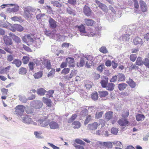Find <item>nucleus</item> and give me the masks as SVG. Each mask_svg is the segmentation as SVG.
Segmentation results:
<instances>
[{
    "label": "nucleus",
    "mask_w": 149,
    "mask_h": 149,
    "mask_svg": "<svg viewBox=\"0 0 149 149\" xmlns=\"http://www.w3.org/2000/svg\"><path fill=\"white\" fill-rule=\"evenodd\" d=\"M93 61V57L91 55H85L81 58L79 66L82 67L85 64L88 68H90Z\"/></svg>",
    "instance_id": "1"
},
{
    "label": "nucleus",
    "mask_w": 149,
    "mask_h": 149,
    "mask_svg": "<svg viewBox=\"0 0 149 149\" xmlns=\"http://www.w3.org/2000/svg\"><path fill=\"white\" fill-rule=\"evenodd\" d=\"M36 9L31 6H28L24 8L23 15L24 17L27 20L32 17V14L31 12H35Z\"/></svg>",
    "instance_id": "2"
},
{
    "label": "nucleus",
    "mask_w": 149,
    "mask_h": 149,
    "mask_svg": "<svg viewBox=\"0 0 149 149\" xmlns=\"http://www.w3.org/2000/svg\"><path fill=\"white\" fill-rule=\"evenodd\" d=\"M102 27L100 25L97 26L94 29H91L90 30V36H93L96 34L99 35L101 31Z\"/></svg>",
    "instance_id": "3"
},
{
    "label": "nucleus",
    "mask_w": 149,
    "mask_h": 149,
    "mask_svg": "<svg viewBox=\"0 0 149 149\" xmlns=\"http://www.w3.org/2000/svg\"><path fill=\"white\" fill-rule=\"evenodd\" d=\"M97 144L100 146L101 148H103L104 146L108 148H111L112 147V144L111 142H102L101 141H98L97 143Z\"/></svg>",
    "instance_id": "4"
},
{
    "label": "nucleus",
    "mask_w": 149,
    "mask_h": 149,
    "mask_svg": "<svg viewBox=\"0 0 149 149\" xmlns=\"http://www.w3.org/2000/svg\"><path fill=\"white\" fill-rule=\"evenodd\" d=\"M83 12L86 16L89 17L92 15V12L90 8L87 5L84 6L83 8Z\"/></svg>",
    "instance_id": "5"
},
{
    "label": "nucleus",
    "mask_w": 149,
    "mask_h": 149,
    "mask_svg": "<svg viewBox=\"0 0 149 149\" xmlns=\"http://www.w3.org/2000/svg\"><path fill=\"white\" fill-rule=\"evenodd\" d=\"M95 2L98 6V7L101 9L103 11L106 13L107 15V12L108 10V8L107 6L104 4L101 3L99 1L96 0Z\"/></svg>",
    "instance_id": "6"
},
{
    "label": "nucleus",
    "mask_w": 149,
    "mask_h": 149,
    "mask_svg": "<svg viewBox=\"0 0 149 149\" xmlns=\"http://www.w3.org/2000/svg\"><path fill=\"white\" fill-rule=\"evenodd\" d=\"M25 107L22 105H19L17 106L16 107L15 113L17 115H22L24 111Z\"/></svg>",
    "instance_id": "7"
},
{
    "label": "nucleus",
    "mask_w": 149,
    "mask_h": 149,
    "mask_svg": "<svg viewBox=\"0 0 149 149\" xmlns=\"http://www.w3.org/2000/svg\"><path fill=\"white\" fill-rule=\"evenodd\" d=\"M49 26L50 28L54 29L56 28L57 25V22L55 21L52 18L50 17L48 19Z\"/></svg>",
    "instance_id": "8"
},
{
    "label": "nucleus",
    "mask_w": 149,
    "mask_h": 149,
    "mask_svg": "<svg viewBox=\"0 0 149 149\" xmlns=\"http://www.w3.org/2000/svg\"><path fill=\"white\" fill-rule=\"evenodd\" d=\"M9 35L10 37L11 38L13 41L19 44L21 42V40L20 38L13 33L11 32L9 34Z\"/></svg>",
    "instance_id": "9"
},
{
    "label": "nucleus",
    "mask_w": 149,
    "mask_h": 149,
    "mask_svg": "<svg viewBox=\"0 0 149 149\" xmlns=\"http://www.w3.org/2000/svg\"><path fill=\"white\" fill-rule=\"evenodd\" d=\"M84 22L85 25L91 26H93L95 23V22L93 19L88 18L85 19H84Z\"/></svg>",
    "instance_id": "10"
},
{
    "label": "nucleus",
    "mask_w": 149,
    "mask_h": 149,
    "mask_svg": "<svg viewBox=\"0 0 149 149\" xmlns=\"http://www.w3.org/2000/svg\"><path fill=\"white\" fill-rule=\"evenodd\" d=\"M3 39L4 43L6 45H11L13 44L12 40L10 38L9 36L7 35L3 36Z\"/></svg>",
    "instance_id": "11"
},
{
    "label": "nucleus",
    "mask_w": 149,
    "mask_h": 149,
    "mask_svg": "<svg viewBox=\"0 0 149 149\" xmlns=\"http://www.w3.org/2000/svg\"><path fill=\"white\" fill-rule=\"evenodd\" d=\"M32 104L33 107L36 109L41 108L43 105V104L41 101L38 100L33 101L32 102Z\"/></svg>",
    "instance_id": "12"
},
{
    "label": "nucleus",
    "mask_w": 149,
    "mask_h": 149,
    "mask_svg": "<svg viewBox=\"0 0 149 149\" xmlns=\"http://www.w3.org/2000/svg\"><path fill=\"white\" fill-rule=\"evenodd\" d=\"M22 121L24 123L27 124L31 123L33 122L32 119L28 115L24 116L22 118Z\"/></svg>",
    "instance_id": "13"
},
{
    "label": "nucleus",
    "mask_w": 149,
    "mask_h": 149,
    "mask_svg": "<svg viewBox=\"0 0 149 149\" xmlns=\"http://www.w3.org/2000/svg\"><path fill=\"white\" fill-rule=\"evenodd\" d=\"M78 28L81 36H86L87 35V33L86 31L85 27L83 25L81 24L80 26H79Z\"/></svg>",
    "instance_id": "14"
},
{
    "label": "nucleus",
    "mask_w": 149,
    "mask_h": 149,
    "mask_svg": "<svg viewBox=\"0 0 149 149\" xmlns=\"http://www.w3.org/2000/svg\"><path fill=\"white\" fill-rule=\"evenodd\" d=\"M128 121L126 118H122L118 121V123L121 126H125L128 124Z\"/></svg>",
    "instance_id": "15"
},
{
    "label": "nucleus",
    "mask_w": 149,
    "mask_h": 149,
    "mask_svg": "<svg viewBox=\"0 0 149 149\" xmlns=\"http://www.w3.org/2000/svg\"><path fill=\"white\" fill-rule=\"evenodd\" d=\"M98 125L97 122H94L92 124H90L88 125V128L89 130H96Z\"/></svg>",
    "instance_id": "16"
},
{
    "label": "nucleus",
    "mask_w": 149,
    "mask_h": 149,
    "mask_svg": "<svg viewBox=\"0 0 149 149\" xmlns=\"http://www.w3.org/2000/svg\"><path fill=\"white\" fill-rule=\"evenodd\" d=\"M39 125L42 127H45L49 124V122L47 121L45 118L44 119H41L39 120Z\"/></svg>",
    "instance_id": "17"
},
{
    "label": "nucleus",
    "mask_w": 149,
    "mask_h": 149,
    "mask_svg": "<svg viewBox=\"0 0 149 149\" xmlns=\"http://www.w3.org/2000/svg\"><path fill=\"white\" fill-rule=\"evenodd\" d=\"M139 4L141 10L143 12H146L147 9V7L146 3L143 1H140Z\"/></svg>",
    "instance_id": "18"
},
{
    "label": "nucleus",
    "mask_w": 149,
    "mask_h": 149,
    "mask_svg": "<svg viewBox=\"0 0 149 149\" xmlns=\"http://www.w3.org/2000/svg\"><path fill=\"white\" fill-rule=\"evenodd\" d=\"M49 124L50 128L52 129H57L59 127L58 124L55 121H51L49 123Z\"/></svg>",
    "instance_id": "19"
},
{
    "label": "nucleus",
    "mask_w": 149,
    "mask_h": 149,
    "mask_svg": "<svg viewBox=\"0 0 149 149\" xmlns=\"http://www.w3.org/2000/svg\"><path fill=\"white\" fill-rule=\"evenodd\" d=\"M104 79L101 81L100 83L102 87L103 88H105L107 86L108 84V78L107 77L104 76Z\"/></svg>",
    "instance_id": "20"
},
{
    "label": "nucleus",
    "mask_w": 149,
    "mask_h": 149,
    "mask_svg": "<svg viewBox=\"0 0 149 149\" xmlns=\"http://www.w3.org/2000/svg\"><path fill=\"white\" fill-rule=\"evenodd\" d=\"M113 116V112L108 111L106 112L105 114V119L108 121L112 118Z\"/></svg>",
    "instance_id": "21"
},
{
    "label": "nucleus",
    "mask_w": 149,
    "mask_h": 149,
    "mask_svg": "<svg viewBox=\"0 0 149 149\" xmlns=\"http://www.w3.org/2000/svg\"><path fill=\"white\" fill-rule=\"evenodd\" d=\"M72 125L74 129H79L81 127V124L79 121H75L72 122Z\"/></svg>",
    "instance_id": "22"
},
{
    "label": "nucleus",
    "mask_w": 149,
    "mask_h": 149,
    "mask_svg": "<svg viewBox=\"0 0 149 149\" xmlns=\"http://www.w3.org/2000/svg\"><path fill=\"white\" fill-rule=\"evenodd\" d=\"M118 81H124L125 80V77L122 73H119L117 74Z\"/></svg>",
    "instance_id": "23"
},
{
    "label": "nucleus",
    "mask_w": 149,
    "mask_h": 149,
    "mask_svg": "<svg viewBox=\"0 0 149 149\" xmlns=\"http://www.w3.org/2000/svg\"><path fill=\"white\" fill-rule=\"evenodd\" d=\"M133 42L135 45L138 44H141L143 42L142 39L138 37H137L134 39Z\"/></svg>",
    "instance_id": "24"
},
{
    "label": "nucleus",
    "mask_w": 149,
    "mask_h": 149,
    "mask_svg": "<svg viewBox=\"0 0 149 149\" xmlns=\"http://www.w3.org/2000/svg\"><path fill=\"white\" fill-rule=\"evenodd\" d=\"M37 94L40 96L44 95L46 92V91L42 88H40L38 89L37 90Z\"/></svg>",
    "instance_id": "25"
},
{
    "label": "nucleus",
    "mask_w": 149,
    "mask_h": 149,
    "mask_svg": "<svg viewBox=\"0 0 149 149\" xmlns=\"http://www.w3.org/2000/svg\"><path fill=\"white\" fill-rule=\"evenodd\" d=\"M126 33L125 34L123 35L122 37H120V38H122V39L123 41H126L129 40L130 38L129 36L131 35V32L130 33L128 32V33H127V32H126Z\"/></svg>",
    "instance_id": "26"
},
{
    "label": "nucleus",
    "mask_w": 149,
    "mask_h": 149,
    "mask_svg": "<svg viewBox=\"0 0 149 149\" xmlns=\"http://www.w3.org/2000/svg\"><path fill=\"white\" fill-rule=\"evenodd\" d=\"M43 101L46 104L47 106L49 107H51V101L50 99L47 98L43 97L42 98Z\"/></svg>",
    "instance_id": "27"
},
{
    "label": "nucleus",
    "mask_w": 149,
    "mask_h": 149,
    "mask_svg": "<svg viewBox=\"0 0 149 149\" xmlns=\"http://www.w3.org/2000/svg\"><path fill=\"white\" fill-rule=\"evenodd\" d=\"M12 63L13 64H15L16 67H19L22 64V62L18 59H15L14 60Z\"/></svg>",
    "instance_id": "28"
},
{
    "label": "nucleus",
    "mask_w": 149,
    "mask_h": 149,
    "mask_svg": "<svg viewBox=\"0 0 149 149\" xmlns=\"http://www.w3.org/2000/svg\"><path fill=\"white\" fill-rule=\"evenodd\" d=\"M145 118L144 115L141 114H138L136 116V119L138 121L143 120Z\"/></svg>",
    "instance_id": "29"
},
{
    "label": "nucleus",
    "mask_w": 149,
    "mask_h": 149,
    "mask_svg": "<svg viewBox=\"0 0 149 149\" xmlns=\"http://www.w3.org/2000/svg\"><path fill=\"white\" fill-rule=\"evenodd\" d=\"M77 73V71L76 70H72L71 73L70 74L69 77L68 76H66L65 77L66 79L69 80L73 76H75Z\"/></svg>",
    "instance_id": "30"
},
{
    "label": "nucleus",
    "mask_w": 149,
    "mask_h": 149,
    "mask_svg": "<svg viewBox=\"0 0 149 149\" xmlns=\"http://www.w3.org/2000/svg\"><path fill=\"white\" fill-rule=\"evenodd\" d=\"M127 86L126 84L125 83H122L118 84V88L120 91H123L126 88Z\"/></svg>",
    "instance_id": "31"
},
{
    "label": "nucleus",
    "mask_w": 149,
    "mask_h": 149,
    "mask_svg": "<svg viewBox=\"0 0 149 149\" xmlns=\"http://www.w3.org/2000/svg\"><path fill=\"white\" fill-rule=\"evenodd\" d=\"M114 86L115 85L113 84L109 83L108 84L106 88L107 90L112 91L114 89Z\"/></svg>",
    "instance_id": "32"
},
{
    "label": "nucleus",
    "mask_w": 149,
    "mask_h": 149,
    "mask_svg": "<svg viewBox=\"0 0 149 149\" xmlns=\"http://www.w3.org/2000/svg\"><path fill=\"white\" fill-rule=\"evenodd\" d=\"M18 73L19 74L24 75L27 73V70L25 68L21 67L19 69Z\"/></svg>",
    "instance_id": "33"
},
{
    "label": "nucleus",
    "mask_w": 149,
    "mask_h": 149,
    "mask_svg": "<svg viewBox=\"0 0 149 149\" xmlns=\"http://www.w3.org/2000/svg\"><path fill=\"white\" fill-rule=\"evenodd\" d=\"M136 64L138 65H142L143 64V61H142L141 58L139 57L137 58Z\"/></svg>",
    "instance_id": "34"
},
{
    "label": "nucleus",
    "mask_w": 149,
    "mask_h": 149,
    "mask_svg": "<svg viewBox=\"0 0 149 149\" xmlns=\"http://www.w3.org/2000/svg\"><path fill=\"white\" fill-rule=\"evenodd\" d=\"M77 115L76 114H73L72 115L71 118L69 119L68 120V123H70L74 120L77 117Z\"/></svg>",
    "instance_id": "35"
},
{
    "label": "nucleus",
    "mask_w": 149,
    "mask_h": 149,
    "mask_svg": "<svg viewBox=\"0 0 149 149\" xmlns=\"http://www.w3.org/2000/svg\"><path fill=\"white\" fill-rule=\"evenodd\" d=\"M42 75V72L39 71L35 73L33 76L35 79H38L41 77Z\"/></svg>",
    "instance_id": "36"
},
{
    "label": "nucleus",
    "mask_w": 149,
    "mask_h": 149,
    "mask_svg": "<svg viewBox=\"0 0 149 149\" xmlns=\"http://www.w3.org/2000/svg\"><path fill=\"white\" fill-rule=\"evenodd\" d=\"M93 83L91 81H88L85 82V86L86 88L88 90H89L92 87Z\"/></svg>",
    "instance_id": "37"
},
{
    "label": "nucleus",
    "mask_w": 149,
    "mask_h": 149,
    "mask_svg": "<svg viewBox=\"0 0 149 149\" xmlns=\"http://www.w3.org/2000/svg\"><path fill=\"white\" fill-rule=\"evenodd\" d=\"M130 86L132 88H134L136 86L135 82L130 78H129V80L127 82Z\"/></svg>",
    "instance_id": "38"
},
{
    "label": "nucleus",
    "mask_w": 149,
    "mask_h": 149,
    "mask_svg": "<svg viewBox=\"0 0 149 149\" xmlns=\"http://www.w3.org/2000/svg\"><path fill=\"white\" fill-rule=\"evenodd\" d=\"M99 93L100 97H105L108 94V93L107 91H99Z\"/></svg>",
    "instance_id": "39"
},
{
    "label": "nucleus",
    "mask_w": 149,
    "mask_h": 149,
    "mask_svg": "<svg viewBox=\"0 0 149 149\" xmlns=\"http://www.w3.org/2000/svg\"><path fill=\"white\" fill-rule=\"evenodd\" d=\"M98 97V94L96 92H95L92 94L91 97L92 99L94 100H97Z\"/></svg>",
    "instance_id": "40"
},
{
    "label": "nucleus",
    "mask_w": 149,
    "mask_h": 149,
    "mask_svg": "<svg viewBox=\"0 0 149 149\" xmlns=\"http://www.w3.org/2000/svg\"><path fill=\"white\" fill-rule=\"evenodd\" d=\"M16 30L19 32L22 31L23 30V28L20 25L15 24Z\"/></svg>",
    "instance_id": "41"
},
{
    "label": "nucleus",
    "mask_w": 149,
    "mask_h": 149,
    "mask_svg": "<svg viewBox=\"0 0 149 149\" xmlns=\"http://www.w3.org/2000/svg\"><path fill=\"white\" fill-rule=\"evenodd\" d=\"M61 36L59 34H56L53 33V35L51 36V38L56 40H58L60 38Z\"/></svg>",
    "instance_id": "42"
},
{
    "label": "nucleus",
    "mask_w": 149,
    "mask_h": 149,
    "mask_svg": "<svg viewBox=\"0 0 149 149\" xmlns=\"http://www.w3.org/2000/svg\"><path fill=\"white\" fill-rule=\"evenodd\" d=\"M45 66L47 69H50L51 68V65L49 60H46Z\"/></svg>",
    "instance_id": "43"
},
{
    "label": "nucleus",
    "mask_w": 149,
    "mask_h": 149,
    "mask_svg": "<svg viewBox=\"0 0 149 149\" xmlns=\"http://www.w3.org/2000/svg\"><path fill=\"white\" fill-rule=\"evenodd\" d=\"M41 133L40 132H38L37 131L34 132V134L35 135L36 138L38 139L43 138V137L41 135Z\"/></svg>",
    "instance_id": "44"
},
{
    "label": "nucleus",
    "mask_w": 149,
    "mask_h": 149,
    "mask_svg": "<svg viewBox=\"0 0 149 149\" xmlns=\"http://www.w3.org/2000/svg\"><path fill=\"white\" fill-rule=\"evenodd\" d=\"M66 61L67 63H68L69 64H72L74 63V59L73 58L69 57L66 58Z\"/></svg>",
    "instance_id": "45"
},
{
    "label": "nucleus",
    "mask_w": 149,
    "mask_h": 149,
    "mask_svg": "<svg viewBox=\"0 0 149 149\" xmlns=\"http://www.w3.org/2000/svg\"><path fill=\"white\" fill-rule=\"evenodd\" d=\"M10 68V66H8L5 68L3 69L0 71V73L3 74L4 73H6L8 72L9 69Z\"/></svg>",
    "instance_id": "46"
},
{
    "label": "nucleus",
    "mask_w": 149,
    "mask_h": 149,
    "mask_svg": "<svg viewBox=\"0 0 149 149\" xmlns=\"http://www.w3.org/2000/svg\"><path fill=\"white\" fill-rule=\"evenodd\" d=\"M55 70L54 69H52L51 70L50 72L48 74L47 77H52L55 74Z\"/></svg>",
    "instance_id": "47"
},
{
    "label": "nucleus",
    "mask_w": 149,
    "mask_h": 149,
    "mask_svg": "<svg viewBox=\"0 0 149 149\" xmlns=\"http://www.w3.org/2000/svg\"><path fill=\"white\" fill-rule=\"evenodd\" d=\"M67 10L68 13L70 15H72L73 16H75L76 15L75 11L72 10L70 8H67Z\"/></svg>",
    "instance_id": "48"
},
{
    "label": "nucleus",
    "mask_w": 149,
    "mask_h": 149,
    "mask_svg": "<svg viewBox=\"0 0 149 149\" xmlns=\"http://www.w3.org/2000/svg\"><path fill=\"white\" fill-rule=\"evenodd\" d=\"M54 91L53 90H49L47 94V97H52V95L54 93Z\"/></svg>",
    "instance_id": "49"
},
{
    "label": "nucleus",
    "mask_w": 149,
    "mask_h": 149,
    "mask_svg": "<svg viewBox=\"0 0 149 149\" xmlns=\"http://www.w3.org/2000/svg\"><path fill=\"white\" fill-rule=\"evenodd\" d=\"M143 64L149 68V59L148 58H145L143 60Z\"/></svg>",
    "instance_id": "50"
},
{
    "label": "nucleus",
    "mask_w": 149,
    "mask_h": 149,
    "mask_svg": "<svg viewBox=\"0 0 149 149\" xmlns=\"http://www.w3.org/2000/svg\"><path fill=\"white\" fill-rule=\"evenodd\" d=\"M35 63L33 62H30L28 64L30 70L32 71L34 69L35 66Z\"/></svg>",
    "instance_id": "51"
},
{
    "label": "nucleus",
    "mask_w": 149,
    "mask_h": 149,
    "mask_svg": "<svg viewBox=\"0 0 149 149\" xmlns=\"http://www.w3.org/2000/svg\"><path fill=\"white\" fill-rule=\"evenodd\" d=\"M75 141L77 143L79 144L82 145L83 146H85V143L80 139H76L75 140Z\"/></svg>",
    "instance_id": "52"
},
{
    "label": "nucleus",
    "mask_w": 149,
    "mask_h": 149,
    "mask_svg": "<svg viewBox=\"0 0 149 149\" xmlns=\"http://www.w3.org/2000/svg\"><path fill=\"white\" fill-rule=\"evenodd\" d=\"M118 131V129L115 127H113L111 130V133L113 134H117Z\"/></svg>",
    "instance_id": "53"
},
{
    "label": "nucleus",
    "mask_w": 149,
    "mask_h": 149,
    "mask_svg": "<svg viewBox=\"0 0 149 149\" xmlns=\"http://www.w3.org/2000/svg\"><path fill=\"white\" fill-rule=\"evenodd\" d=\"M91 119V116L89 115L87 116L86 118V120L84 122V123L85 125H86L89 122Z\"/></svg>",
    "instance_id": "54"
},
{
    "label": "nucleus",
    "mask_w": 149,
    "mask_h": 149,
    "mask_svg": "<svg viewBox=\"0 0 149 149\" xmlns=\"http://www.w3.org/2000/svg\"><path fill=\"white\" fill-rule=\"evenodd\" d=\"M88 113V110L86 109L83 110L80 112V114L83 116L86 115Z\"/></svg>",
    "instance_id": "55"
},
{
    "label": "nucleus",
    "mask_w": 149,
    "mask_h": 149,
    "mask_svg": "<svg viewBox=\"0 0 149 149\" xmlns=\"http://www.w3.org/2000/svg\"><path fill=\"white\" fill-rule=\"evenodd\" d=\"M52 3L53 4L54 6H56L58 7H60L61 6V4H60L58 1H52Z\"/></svg>",
    "instance_id": "56"
},
{
    "label": "nucleus",
    "mask_w": 149,
    "mask_h": 149,
    "mask_svg": "<svg viewBox=\"0 0 149 149\" xmlns=\"http://www.w3.org/2000/svg\"><path fill=\"white\" fill-rule=\"evenodd\" d=\"M14 57V56L13 55L9 54L7 56V60L8 61L10 62L13 60Z\"/></svg>",
    "instance_id": "57"
},
{
    "label": "nucleus",
    "mask_w": 149,
    "mask_h": 149,
    "mask_svg": "<svg viewBox=\"0 0 149 149\" xmlns=\"http://www.w3.org/2000/svg\"><path fill=\"white\" fill-rule=\"evenodd\" d=\"M24 38L26 39V41L32 42L33 40V39L29 35H25Z\"/></svg>",
    "instance_id": "58"
},
{
    "label": "nucleus",
    "mask_w": 149,
    "mask_h": 149,
    "mask_svg": "<svg viewBox=\"0 0 149 149\" xmlns=\"http://www.w3.org/2000/svg\"><path fill=\"white\" fill-rule=\"evenodd\" d=\"M100 51L103 53H106L107 52V50L105 47L104 46H102L100 49Z\"/></svg>",
    "instance_id": "59"
},
{
    "label": "nucleus",
    "mask_w": 149,
    "mask_h": 149,
    "mask_svg": "<svg viewBox=\"0 0 149 149\" xmlns=\"http://www.w3.org/2000/svg\"><path fill=\"white\" fill-rule=\"evenodd\" d=\"M70 70V69L69 68H64L61 72V73L64 74H68Z\"/></svg>",
    "instance_id": "60"
},
{
    "label": "nucleus",
    "mask_w": 149,
    "mask_h": 149,
    "mask_svg": "<svg viewBox=\"0 0 149 149\" xmlns=\"http://www.w3.org/2000/svg\"><path fill=\"white\" fill-rule=\"evenodd\" d=\"M33 110L30 107H28L26 110V111L28 114H32L33 113Z\"/></svg>",
    "instance_id": "61"
},
{
    "label": "nucleus",
    "mask_w": 149,
    "mask_h": 149,
    "mask_svg": "<svg viewBox=\"0 0 149 149\" xmlns=\"http://www.w3.org/2000/svg\"><path fill=\"white\" fill-rule=\"evenodd\" d=\"M19 7L17 4L13 8V12L15 13L18 11L19 10Z\"/></svg>",
    "instance_id": "62"
},
{
    "label": "nucleus",
    "mask_w": 149,
    "mask_h": 149,
    "mask_svg": "<svg viewBox=\"0 0 149 149\" xmlns=\"http://www.w3.org/2000/svg\"><path fill=\"white\" fill-rule=\"evenodd\" d=\"M137 57L136 55L135 54H131L130 56V60L133 62L135 61Z\"/></svg>",
    "instance_id": "63"
},
{
    "label": "nucleus",
    "mask_w": 149,
    "mask_h": 149,
    "mask_svg": "<svg viewBox=\"0 0 149 149\" xmlns=\"http://www.w3.org/2000/svg\"><path fill=\"white\" fill-rule=\"evenodd\" d=\"M19 100L22 102L25 103L27 102V99L24 96H21L19 97Z\"/></svg>",
    "instance_id": "64"
}]
</instances>
